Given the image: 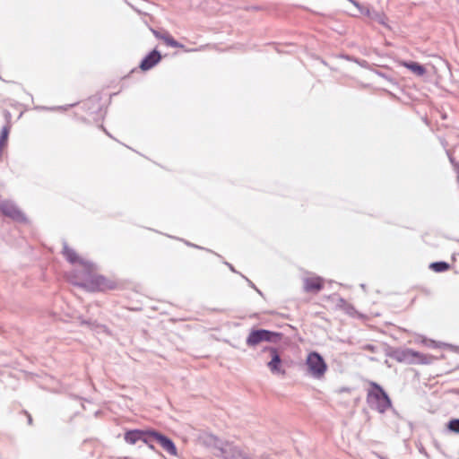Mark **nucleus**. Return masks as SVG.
<instances>
[{
	"label": "nucleus",
	"mask_w": 459,
	"mask_h": 459,
	"mask_svg": "<svg viewBox=\"0 0 459 459\" xmlns=\"http://www.w3.org/2000/svg\"><path fill=\"white\" fill-rule=\"evenodd\" d=\"M9 133H10V126H4L1 131V134H0V140L2 142L7 143Z\"/></svg>",
	"instance_id": "a211bd4d"
},
{
	"label": "nucleus",
	"mask_w": 459,
	"mask_h": 459,
	"mask_svg": "<svg viewBox=\"0 0 459 459\" xmlns=\"http://www.w3.org/2000/svg\"><path fill=\"white\" fill-rule=\"evenodd\" d=\"M448 429L455 433H459V419L451 420L448 423Z\"/></svg>",
	"instance_id": "f3484780"
},
{
	"label": "nucleus",
	"mask_w": 459,
	"mask_h": 459,
	"mask_svg": "<svg viewBox=\"0 0 459 459\" xmlns=\"http://www.w3.org/2000/svg\"><path fill=\"white\" fill-rule=\"evenodd\" d=\"M407 354L411 357V358H414V359H419L420 362L422 363H426L427 362V358L425 355L423 354H420V352H417V351H407Z\"/></svg>",
	"instance_id": "2eb2a0df"
},
{
	"label": "nucleus",
	"mask_w": 459,
	"mask_h": 459,
	"mask_svg": "<svg viewBox=\"0 0 459 459\" xmlns=\"http://www.w3.org/2000/svg\"><path fill=\"white\" fill-rule=\"evenodd\" d=\"M351 2L359 11L361 13L365 14L368 17H371V13L368 8L362 7L357 1L355 0H349Z\"/></svg>",
	"instance_id": "dca6fc26"
},
{
	"label": "nucleus",
	"mask_w": 459,
	"mask_h": 459,
	"mask_svg": "<svg viewBox=\"0 0 459 459\" xmlns=\"http://www.w3.org/2000/svg\"><path fill=\"white\" fill-rule=\"evenodd\" d=\"M147 435L149 437H153L156 441H158L160 445L163 447V449L166 450L169 455H177V448L174 443L169 438L156 431H147Z\"/></svg>",
	"instance_id": "6e6552de"
},
{
	"label": "nucleus",
	"mask_w": 459,
	"mask_h": 459,
	"mask_svg": "<svg viewBox=\"0 0 459 459\" xmlns=\"http://www.w3.org/2000/svg\"><path fill=\"white\" fill-rule=\"evenodd\" d=\"M325 286V280L317 275H309L303 279V289L307 293H318Z\"/></svg>",
	"instance_id": "423d86ee"
},
{
	"label": "nucleus",
	"mask_w": 459,
	"mask_h": 459,
	"mask_svg": "<svg viewBox=\"0 0 459 459\" xmlns=\"http://www.w3.org/2000/svg\"><path fill=\"white\" fill-rule=\"evenodd\" d=\"M1 210L2 212L10 216V217H14L16 214H17V211L14 207H13L12 205H9L7 204H4L1 205Z\"/></svg>",
	"instance_id": "4468645a"
},
{
	"label": "nucleus",
	"mask_w": 459,
	"mask_h": 459,
	"mask_svg": "<svg viewBox=\"0 0 459 459\" xmlns=\"http://www.w3.org/2000/svg\"><path fill=\"white\" fill-rule=\"evenodd\" d=\"M307 374L314 378L321 379L327 371V364L323 357L316 351H311L306 359Z\"/></svg>",
	"instance_id": "7ed1b4c3"
},
{
	"label": "nucleus",
	"mask_w": 459,
	"mask_h": 459,
	"mask_svg": "<svg viewBox=\"0 0 459 459\" xmlns=\"http://www.w3.org/2000/svg\"><path fill=\"white\" fill-rule=\"evenodd\" d=\"M143 435H147V432H143L137 429L129 430L125 434V440L127 443L134 445L142 438Z\"/></svg>",
	"instance_id": "9b49d317"
},
{
	"label": "nucleus",
	"mask_w": 459,
	"mask_h": 459,
	"mask_svg": "<svg viewBox=\"0 0 459 459\" xmlns=\"http://www.w3.org/2000/svg\"><path fill=\"white\" fill-rule=\"evenodd\" d=\"M402 65L408 68L410 71L414 73L415 74L421 76L425 74L426 69L416 62H402Z\"/></svg>",
	"instance_id": "f8f14e48"
},
{
	"label": "nucleus",
	"mask_w": 459,
	"mask_h": 459,
	"mask_svg": "<svg viewBox=\"0 0 459 459\" xmlns=\"http://www.w3.org/2000/svg\"><path fill=\"white\" fill-rule=\"evenodd\" d=\"M78 280L77 283L89 291H106L117 287V283L114 280L97 274L93 264H91V269L82 272Z\"/></svg>",
	"instance_id": "f257e3e1"
},
{
	"label": "nucleus",
	"mask_w": 459,
	"mask_h": 459,
	"mask_svg": "<svg viewBox=\"0 0 459 459\" xmlns=\"http://www.w3.org/2000/svg\"><path fill=\"white\" fill-rule=\"evenodd\" d=\"M63 255L65 259L71 263L72 264L78 265L82 268L81 271L77 272V278L84 272L85 270L91 269V262H90L85 257L80 255L74 248L69 247L68 245H65L63 247Z\"/></svg>",
	"instance_id": "20e7f679"
},
{
	"label": "nucleus",
	"mask_w": 459,
	"mask_h": 459,
	"mask_svg": "<svg viewBox=\"0 0 459 459\" xmlns=\"http://www.w3.org/2000/svg\"><path fill=\"white\" fill-rule=\"evenodd\" d=\"M268 351L270 352L271 360L267 363V367L273 374H278L284 376L286 374L285 369L283 368L282 361L279 355V352L274 348H269Z\"/></svg>",
	"instance_id": "0eeeda50"
},
{
	"label": "nucleus",
	"mask_w": 459,
	"mask_h": 459,
	"mask_svg": "<svg viewBox=\"0 0 459 459\" xmlns=\"http://www.w3.org/2000/svg\"><path fill=\"white\" fill-rule=\"evenodd\" d=\"M373 18L375 20H377L380 24H382L384 26H387V24H386L387 17L385 16V13H376Z\"/></svg>",
	"instance_id": "6ab92c4d"
},
{
	"label": "nucleus",
	"mask_w": 459,
	"mask_h": 459,
	"mask_svg": "<svg viewBox=\"0 0 459 459\" xmlns=\"http://www.w3.org/2000/svg\"><path fill=\"white\" fill-rule=\"evenodd\" d=\"M371 385L372 389L368 393V403L371 407L383 413L391 407V401L380 385L376 383H371Z\"/></svg>",
	"instance_id": "f03ea898"
},
{
	"label": "nucleus",
	"mask_w": 459,
	"mask_h": 459,
	"mask_svg": "<svg viewBox=\"0 0 459 459\" xmlns=\"http://www.w3.org/2000/svg\"><path fill=\"white\" fill-rule=\"evenodd\" d=\"M429 268L436 273H443L448 271L450 265L446 262H435L429 264Z\"/></svg>",
	"instance_id": "ddd939ff"
},
{
	"label": "nucleus",
	"mask_w": 459,
	"mask_h": 459,
	"mask_svg": "<svg viewBox=\"0 0 459 459\" xmlns=\"http://www.w3.org/2000/svg\"><path fill=\"white\" fill-rule=\"evenodd\" d=\"M281 338V334L268 330H254L251 331L247 339L248 346H256L263 342H276Z\"/></svg>",
	"instance_id": "39448f33"
},
{
	"label": "nucleus",
	"mask_w": 459,
	"mask_h": 459,
	"mask_svg": "<svg viewBox=\"0 0 459 459\" xmlns=\"http://www.w3.org/2000/svg\"><path fill=\"white\" fill-rule=\"evenodd\" d=\"M152 32L157 39L163 40V42L169 47L184 48L182 44L176 41L168 32H160L158 30H152Z\"/></svg>",
	"instance_id": "9d476101"
},
{
	"label": "nucleus",
	"mask_w": 459,
	"mask_h": 459,
	"mask_svg": "<svg viewBox=\"0 0 459 459\" xmlns=\"http://www.w3.org/2000/svg\"><path fill=\"white\" fill-rule=\"evenodd\" d=\"M161 59L160 54L157 50H152L140 64V68L143 71L152 69Z\"/></svg>",
	"instance_id": "1a4fd4ad"
}]
</instances>
